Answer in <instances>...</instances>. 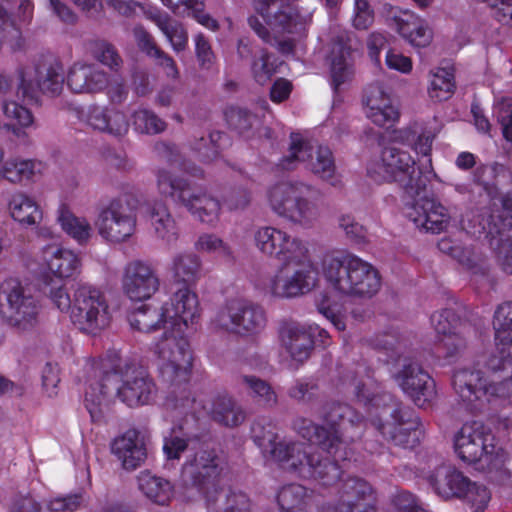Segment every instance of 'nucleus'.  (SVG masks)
Wrapping results in <instances>:
<instances>
[{
	"label": "nucleus",
	"mask_w": 512,
	"mask_h": 512,
	"mask_svg": "<svg viewBox=\"0 0 512 512\" xmlns=\"http://www.w3.org/2000/svg\"><path fill=\"white\" fill-rule=\"evenodd\" d=\"M254 242L261 253L282 263L265 287L274 298L293 299L308 294L318 286L319 275L329 289L342 296L372 297L380 289L378 270L352 253H326L319 269L310 261L308 242L282 229L259 227Z\"/></svg>",
	"instance_id": "nucleus-1"
},
{
	"label": "nucleus",
	"mask_w": 512,
	"mask_h": 512,
	"mask_svg": "<svg viewBox=\"0 0 512 512\" xmlns=\"http://www.w3.org/2000/svg\"><path fill=\"white\" fill-rule=\"evenodd\" d=\"M322 418V426L305 418L295 420L294 427L307 445L287 439L277 442L274 426L266 419L253 423L252 438L264 455L270 454L284 469L331 485L340 478L339 462L350 460L348 442L360 435L362 418L340 403L326 404Z\"/></svg>",
	"instance_id": "nucleus-2"
},
{
	"label": "nucleus",
	"mask_w": 512,
	"mask_h": 512,
	"mask_svg": "<svg viewBox=\"0 0 512 512\" xmlns=\"http://www.w3.org/2000/svg\"><path fill=\"white\" fill-rule=\"evenodd\" d=\"M401 146L393 141L392 133L390 144L368 161L367 176L378 184L397 183L414 199L406 203L405 216L420 230L440 233L450 223L449 211L441 202L424 194L428 183L432 180L442 183V178L434 171L431 158L416 168L415 159Z\"/></svg>",
	"instance_id": "nucleus-3"
},
{
	"label": "nucleus",
	"mask_w": 512,
	"mask_h": 512,
	"mask_svg": "<svg viewBox=\"0 0 512 512\" xmlns=\"http://www.w3.org/2000/svg\"><path fill=\"white\" fill-rule=\"evenodd\" d=\"M167 310L170 336L155 343L153 352L159 377L163 382L182 389L190 379L193 369V351L186 335V330L193 326L200 317L197 294L184 286L177 289L166 301L162 302Z\"/></svg>",
	"instance_id": "nucleus-4"
},
{
	"label": "nucleus",
	"mask_w": 512,
	"mask_h": 512,
	"mask_svg": "<svg viewBox=\"0 0 512 512\" xmlns=\"http://www.w3.org/2000/svg\"><path fill=\"white\" fill-rule=\"evenodd\" d=\"M86 367L94 377L103 376L101 382H91L85 391V406L94 422L103 416L112 377L120 378L116 394L129 407L149 405L157 397V387L148 373L128 359H122L116 350L109 351L105 358L87 360Z\"/></svg>",
	"instance_id": "nucleus-5"
},
{
	"label": "nucleus",
	"mask_w": 512,
	"mask_h": 512,
	"mask_svg": "<svg viewBox=\"0 0 512 512\" xmlns=\"http://www.w3.org/2000/svg\"><path fill=\"white\" fill-rule=\"evenodd\" d=\"M221 468L213 452L201 451L193 460L184 464L181 472V489L176 494L172 483L150 471L137 477L140 491L152 502L167 505L177 496L181 502L192 503L203 498L208 512H213L224 500L219 491Z\"/></svg>",
	"instance_id": "nucleus-6"
},
{
	"label": "nucleus",
	"mask_w": 512,
	"mask_h": 512,
	"mask_svg": "<svg viewBox=\"0 0 512 512\" xmlns=\"http://www.w3.org/2000/svg\"><path fill=\"white\" fill-rule=\"evenodd\" d=\"M503 215L494 220L487 212L468 215L463 220V232L459 238L444 237L438 242V249L455 259L464 269L477 273L481 271L483 255L476 239L484 235L490 246L496 251V257L502 270L512 274V240L504 238L505 227H512V201L502 199Z\"/></svg>",
	"instance_id": "nucleus-7"
},
{
	"label": "nucleus",
	"mask_w": 512,
	"mask_h": 512,
	"mask_svg": "<svg viewBox=\"0 0 512 512\" xmlns=\"http://www.w3.org/2000/svg\"><path fill=\"white\" fill-rule=\"evenodd\" d=\"M253 7L266 26L256 16L249 17V26L284 55L292 53L295 39L306 34L312 21L311 13L300 10L296 0H254Z\"/></svg>",
	"instance_id": "nucleus-8"
},
{
	"label": "nucleus",
	"mask_w": 512,
	"mask_h": 512,
	"mask_svg": "<svg viewBox=\"0 0 512 512\" xmlns=\"http://www.w3.org/2000/svg\"><path fill=\"white\" fill-rule=\"evenodd\" d=\"M457 458L476 469L495 473L501 480L512 475V459L497 440L492 428L481 421H467L452 435Z\"/></svg>",
	"instance_id": "nucleus-9"
},
{
	"label": "nucleus",
	"mask_w": 512,
	"mask_h": 512,
	"mask_svg": "<svg viewBox=\"0 0 512 512\" xmlns=\"http://www.w3.org/2000/svg\"><path fill=\"white\" fill-rule=\"evenodd\" d=\"M42 292L60 311L70 308V295L65 281L81 272L82 260L73 249L51 243L43 246L36 256Z\"/></svg>",
	"instance_id": "nucleus-10"
},
{
	"label": "nucleus",
	"mask_w": 512,
	"mask_h": 512,
	"mask_svg": "<svg viewBox=\"0 0 512 512\" xmlns=\"http://www.w3.org/2000/svg\"><path fill=\"white\" fill-rule=\"evenodd\" d=\"M478 365L469 364L453 371L452 388L459 400L470 408L498 400L512 405V376L498 383L489 382Z\"/></svg>",
	"instance_id": "nucleus-11"
},
{
	"label": "nucleus",
	"mask_w": 512,
	"mask_h": 512,
	"mask_svg": "<svg viewBox=\"0 0 512 512\" xmlns=\"http://www.w3.org/2000/svg\"><path fill=\"white\" fill-rule=\"evenodd\" d=\"M312 186L303 182L283 181L268 190V203L279 217L301 227H310L318 217V207L307 198Z\"/></svg>",
	"instance_id": "nucleus-12"
},
{
	"label": "nucleus",
	"mask_w": 512,
	"mask_h": 512,
	"mask_svg": "<svg viewBox=\"0 0 512 512\" xmlns=\"http://www.w3.org/2000/svg\"><path fill=\"white\" fill-rule=\"evenodd\" d=\"M157 188L161 195L169 196L182 203L201 222L212 224L217 221L221 206L206 192L196 191L185 179L174 178L166 169L157 172Z\"/></svg>",
	"instance_id": "nucleus-13"
},
{
	"label": "nucleus",
	"mask_w": 512,
	"mask_h": 512,
	"mask_svg": "<svg viewBox=\"0 0 512 512\" xmlns=\"http://www.w3.org/2000/svg\"><path fill=\"white\" fill-rule=\"evenodd\" d=\"M67 312L79 330L91 335L99 334L112 321V310L105 294L89 285L77 288Z\"/></svg>",
	"instance_id": "nucleus-14"
},
{
	"label": "nucleus",
	"mask_w": 512,
	"mask_h": 512,
	"mask_svg": "<svg viewBox=\"0 0 512 512\" xmlns=\"http://www.w3.org/2000/svg\"><path fill=\"white\" fill-rule=\"evenodd\" d=\"M165 405L168 409L175 410L177 415L190 413L197 419L209 415L214 421L227 427L238 426L245 419L242 407L237 405L227 394H219L207 403L202 394L193 398L188 396L169 397Z\"/></svg>",
	"instance_id": "nucleus-15"
},
{
	"label": "nucleus",
	"mask_w": 512,
	"mask_h": 512,
	"mask_svg": "<svg viewBox=\"0 0 512 512\" xmlns=\"http://www.w3.org/2000/svg\"><path fill=\"white\" fill-rule=\"evenodd\" d=\"M63 67L57 60L42 61L17 72V95L24 100L38 101L39 94L57 96L63 89Z\"/></svg>",
	"instance_id": "nucleus-16"
},
{
	"label": "nucleus",
	"mask_w": 512,
	"mask_h": 512,
	"mask_svg": "<svg viewBox=\"0 0 512 512\" xmlns=\"http://www.w3.org/2000/svg\"><path fill=\"white\" fill-rule=\"evenodd\" d=\"M290 139L289 154L283 157L279 163L282 169H294L298 164L305 163L306 167L321 179L332 185L338 183L334 157L328 147L319 146L313 152L312 144L301 134L292 133Z\"/></svg>",
	"instance_id": "nucleus-17"
},
{
	"label": "nucleus",
	"mask_w": 512,
	"mask_h": 512,
	"mask_svg": "<svg viewBox=\"0 0 512 512\" xmlns=\"http://www.w3.org/2000/svg\"><path fill=\"white\" fill-rule=\"evenodd\" d=\"M5 302H0V316L18 331L33 329L38 323L40 306L37 301L25 294L21 282L15 278L6 279L2 285Z\"/></svg>",
	"instance_id": "nucleus-18"
},
{
	"label": "nucleus",
	"mask_w": 512,
	"mask_h": 512,
	"mask_svg": "<svg viewBox=\"0 0 512 512\" xmlns=\"http://www.w3.org/2000/svg\"><path fill=\"white\" fill-rule=\"evenodd\" d=\"M214 324L217 328L239 335H251L261 331L266 324L264 310L243 297L228 300L217 313Z\"/></svg>",
	"instance_id": "nucleus-19"
},
{
	"label": "nucleus",
	"mask_w": 512,
	"mask_h": 512,
	"mask_svg": "<svg viewBox=\"0 0 512 512\" xmlns=\"http://www.w3.org/2000/svg\"><path fill=\"white\" fill-rule=\"evenodd\" d=\"M94 225L103 240L119 244L134 235L137 217L121 198H114L99 208Z\"/></svg>",
	"instance_id": "nucleus-20"
},
{
	"label": "nucleus",
	"mask_w": 512,
	"mask_h": 512,
	"mask_svg": "<svg viewBox=\"0 0 512 512\" xmlns=\"http://www.w3.org/2000/svg\"><path fill=\"white\" fill-rule=\"evenodd\" d=\"M279 337L291 360L296 363L307 360L314 345L325 347L330 343L328 332L315 323L286 321L281 325Z\"/></svg>",
	"instance_id": "nucleus-21"
},
{
	"label": "nucleus",
	"mask_w": 512,
	"mask_h": 512,
	"mask_svg": "<svg viewBox=\"0 0 512 512\" xmlns=\"http://www.w3.org/2000/svg\"><path fill=\"white\" fill-rule=\"evenodd\" d=\"M66 83L73 93H96L108 87L111 101L121 102L125 95L122 83L109 84L108 76L94 64L75 62L67 71Z\"/></svg>",
	"instance_id": "nucleus-22"
},
{
	"label": "nucleus",
	"mask_w": 512,
	"mask_h": 512,
	"mask_svg": "<svg viewBox=\"0 0 512 512\" xmlns=\"http://www.w3.org/2000/svg\"><path fill=\"white\" fill-rule=\"evenodd\" d=\"M393 377L402 391L418 407H426L435 400V381L415 360L404 358L401 369L395 372Z\"/></svg>",
	"instance_id": "nucleus-23"
},
{
	"label": "nucleus",
	"mask_w": 512,
	"mask_h": 512,
	"mask_svg": "<svg viewBox=\"0 0 512 512\" xmlns=\"http://www.w3.org/2000/svg\"><path fill=\"white\" fill-rule=\"evenodd\" d=\"M365 116L376 126L390 128L400 119V110L391 88L382 82L369 84L362 98Z\"/></svg>",
	"instance_id": "nucleus-24"
},
{
	"label": "nucleus",
	"mask_w": 512,
	"mask_h": 512,
	"mask_svg": "<svg viewBox=\"0 0 512 512\" xmlns=\"http://www.w3.org/2000/svg\"><path fill=\"white\" fill-rule=\"evenodd\" d=\"M392 422L382 423L380 417L373 420V425L384 438L404 448L416 446L423 435L419 418L408 408H396L391 412Z\"/></svg>",
	"instance_id": "nucleus-25"
},
{
	"label": "nucleus",
	"mask_w": 512,
	"mask_h": 512,
	"mask_svg": "<svg viewBox=\"0 0 512 512\" xmlns=\"http://www.w3.org/2000/svg\"><path fill=\"white\" fill-rule=\"evenodd\" d=\"M338 501L322 512H370L375 507V492L371 485L359 478H347L338 484Z\"/></svg>",
	"instance_id": "nucleus-26"
},
{
	"label": "nucleus",
	"mask_w": 512,
	"mask_h": 512,
	"mask_svg": "<svg viewBox=\"0 0 512 512\" xmlns=\"http://www.w3.org/2000/svg\"><path fill=\"white\" fill-rule=\"evenodd\" d=\"M159 278L152 266L143 260H133L126 264L122 289L132 301H144L151 298L159 289Z\"/></svg>",
	"instance_id": "nucleus-27"
},
{
	"label": "nucleus",
	"mask_w": 512,
	"mask_h": 512,
	"mask_svg": "<svg viewBox=\"0 0 512 512\" xmlns=\"http://www.w3.org/2000/svg\"><path fill=\"white\" fill-rule=\"evenodd\" d=\"M307 498V489L300 484L285 485L277 493L280 512H306ZM224 500L231 512L234 509L239 512H252L249 499L241 492H231L224 496Z\"/></svg>",
	"instance_id": "nucleus-28"
},
{
	"label": "nucleus",
	"mask_w": 512,
	"mask_h": 512,
	"mask_svg": "<svg viewBox=\"0 0 512 512\" xmlns=\"http://www.w3.org/2000/svg\"><path fill=\"white\" fill-rule=\"evenodd\" d=\"M430 321L435 332L444 336L437 352L443 353L444 364H449L466 346L465 339L457 332L459 318L452 309H442L433 313Z\"/></svg>",
	"instance_id": "nucleus-29"
},
{
	"label": "nucleus",
	"mask_w": 512,
	"mask_h": 512,
	"mask_svg": "<svg viewBox=\"0 0 512 512\" xmlns=\"http://www.w3.org/2000/svg\"><path fill=\"white\" fill-rule=\"evenodd\" d=\"M434 491L441 497L464 498L470 481L451 464H441L425 476Z\"/></svg>",
	"instance_id": "nucleus-30"
},
{
	"label": "nucleus",
	"mask_w": 512,
	"mask_h": 512,
	"mask_svg": "<svg viewBox=\"0 0 512 512\" xmlns=\"http://www.w3.org/2000/svg\"><path fill=\"white\" fill-rule=\"evenodd\" d=\"M87 124L102 133L113 137H123L129 130V122L126 115L115 108L90 106L86 115Z\"/></svg>",
	"instance_id": "nucleus-31"
},
{
	"label": "nucleus",
	"mask_w": 512,
	"mask_h": 512,
	"mask_svg": "<svg viewBox=\"0 0 512 512\" xmlns=\"http://www.w3.org/2000/svg\"><path fill=\"white\" fill-rule=\"evenodd\" d=\"M111 449L126 470L136 469L147 456L145 445L134 429L115 438Z\"/></svg>",
	"instance_id": "nucleus-32"
},
{
	"label": "nucleus",
	"mask_w": 512,
	"mask_h": 512,
	"mask_svg": "<svg viewBox=\"0 0 512 512\" xmlns=\"http://www.w3.org/2000/svg\"><path fill=\"white\" fill-rule=\"evenodd\" d=\"M167 310L164 309L162 302H152L144 304L135 309L129 315L130 326L140 332H151L158 329H163L161 339L170 336L168 319L166 317Z\"/></svg>",
	"instance_id": "nucleus-33"
},
{
	"label": "nucleus",
	"mask_w": 512,
	"mask_h": 512,
	"mask_svg": "<svg viewBox=\"0 0 512 512\" xmlns=\"http://www.w3.org/2000/svg\"><path fill=\"white\" fill-rule=\"evenodd\" d=\"M398 33L414 47H426L432 40V32L427 23L410 11H403L401 15L394 16Z\"/></svg>",
	"instance_id": "nucleus-34"
},
{
	"label": "nucleus",
	"mask_w": 512,
	"mask_h": 512,
	"mask_svg": "<svg viewBox=\"0 0 512 512\" xmlns=\"http://www.w3.org/2000/svg\"><path fill=\"white\" fill-rule=\"evenodd\" d=\"M57 222L78 245H86L92 238L93 229L88 219L75 215L66 203H61L57 209Z\"/></svg>",
	"instance_id": "nucleus-35"
},
{
	"label": "nucleus",
	"mask_w": 512,
	"mask_h": 512,
	"mask_svg": "<svg viewBox=\"0 0 512 512\" xmlns=\"http://www.w3.org/2000/svg\"><path fill=\"white\" fill-rule=\"evenodd\" d=\"M2 114L3 129L11 132L17 139L28 136L26 130L34 125L33 114L28 108L15 101L5 100L2 103Z\"/></svg>",
	"instance_id": "nucleus-36"
},
{
	"label": "nucleus",
	"mask_w": 512,
	"mask_h": 512,
	"mask_svg": "<svg viewBox=\"0 0 512 512\" xmlns=\"http://www.w3.org/2000/svg\"><path fill=\"white\" fill-rule=\"evenodd\" d=\"M145 215L159 239L167 244L176 241L178 236L177 227L164 203L154 202L153 204H147Z\"/></svg>",
	"instance_id": "nucleus-37"
},
{
	"label": "nucleus",
	"mask_w": 512,
	"mask_h": 512,
	"mask_svg": "<svg viewBox=\"0 0 512 512\" xmlns=\"http://www.w3.org/2000/svg\"><path fill=\"white\" fill-rule=\"evenodd\" d=\"M349 57L350 49L343 39H339L332 43L329 61L331 85L335 91H337L342 84L348 81L352 75Z\"/></svg>",
	"instance_id": "nucleus-38"
},
{
	"label": "nucleus",
	"mask_w": 512,
	"mask_h": 512,
	"mask_svg": "<svg viewBox=\"0 0 512 512\" xmlns=\"http://www.w3.org/2000/svg\"><path fill=\"white\" fill-rule=\"evenodd\" d=\"M147 19L151 20L161 30L175 52L185 50L188 34L183 25L162 13L159 9L147 10Z\"/></svg>",
	"instance_id": "nucleus-39"
},
{
	"label": "nucleus",
	"mask_w": 512,
	"mask_h": 512,
	"mask_svg": "<svg viewBox=\"0 0 512 512\" xmlns=\"http://www.w3.org/2000/svg\"><path fill=\"white\" fill-rule=\"evenodd\" d=\"M11 217L22 225L32 226L42 219V210L35 199L24 192L14 193L9 202Z\"/></svg>",
	"instance_id": "nucleus-40"
},
{
	"label": "nucleus",
	"mask_w": 512,
	"mask_h": 512,
	"mask_svg": "<svg viewBox=\"0 0 512 512\" xmlns=\"http://www.w3.org/2000/svg\"><path fill=\"white\" fill-rule=\"evenodd\" d=\"M434 136L422 131V128L414 123L408 127L393 131V141L403 147H412L413 150L424 157L430 158Z\"/></svg>",
	"instance_id": "nucleus-41"
},
{
	"label": "nucleus",
	"mask_w": 512,
	"mask_h": 512,
	"mask_svg": "<svg viewBox=\"0 0 512 512\" xmlns=\"http://www.w3.org/2000/svg\"><path fill=\"white\" fill-rule=\"evenodd\" d=\"M175 15L192 16L199 24L207 29L216 31L218 22L204 12L203 0H160Z\"/></svg>",
	"instance_id": "nucleus-42"
},
{
	"label": "nucleus",
	"mask_w": 512,
	"mask_h": 512,
	"mask_svg": "<svg viewBox=\"0 0 512 512\" xmlns=\"http://www.w3.org/2000/svg\"><path fill=\"white\" fill-rule=\"evenodd\" d=\"M43 169L44 164L41 161L13 158L4 163L0 171V177L11 183H20L31 179L36 174H40Z\"/></svg>",
	"instance_id": "nucleus-43"
},
{
	"label": "nucleus",
	"mask_w": 512,
	"mask_h": 512,
	"mask_svg": "<svg viewBox=\"0 0 512 512\" xmlns=\"http://www.w3.org/2000/svg\"><path fill=\"white\" fill-rule=\"evenodd\" d=\"M428 95L434 101H445L455 91L454 74L451 69L436 68L429 74Z\"/></svg>",
	"instance_id": "nucleus-44"
},
{
	"label": "nucleus",
	"mask_w": 512,
	"mask_h": 512,
	"mask_svg": "<svg viewBox=\"0 0 512 512\" xmlns=\"http://www.w3.org/2000/svg\"><path fill=\"white\" fill-rule=\"evenodd\" d=\"M170 269L177 281L191 283L200 276L201 260L194 253H179L173 257Z\"/></svg>",
	"instance_id": "nucleus-45"
},
{
	"label": "nucleus",
	"mask_w": 512,
	"mask_h": 512,
	"mask_svg": "<svg viewBox=\"0 0 512 512\" xmlns=\"http://www.w3.org/2000/svg\"><path fill=\"white\" fill-rule=\"evenodd\" d=\"M282 63L273 55L260 50L253 59L251 70L253 77L259 84H265L277 72Z\"/></svg>",
	"instance_id": "nucleus-46"
},
{
	"label": "nucleus",
	"mask_w": 512,
	"mask_h": 512,
	"mask_svg": "<svg viewBox=\"0 0 512 512\" xmlns=\"http://www.w3.org/2000/svg\"><path fill=\"white\" fill-rule=\"evenodd\" d=\"M134 130L142 134H157L164 131L166 124L153 111L140 108L132 114Z\"/></svg>",
	"instance_id": "nucleus-47"
},
{
	"label": "nucleus",
	"mask_w": 512,
	"mask_h": 512,
	"mask_svg": "<svg viewBox=\"0 0 512 512\" xmlns=\"http://www.w3.org/2000/svg\"><path fill=\"white\" fill-rule=\"evenodd\" d=\"M241 381L250 390L252 397L264 406L272 407L276 405L277 394L268 382L250 375H242Z\"/></svg>",
	"instance_id": "nucleus-48"
},
{
	"label": "nucleus",
	"mask_w": 512,
	"mask_h": 512,
	"mask_svg": "<svg viewBox=\"0 0 512 512\" xmlns=\"http://www.w3.org/2000/svg\"><path fill=\"white\" fill-rule=\"evenodd\" d=\"M224 115L228 125L241 134L250 128H257L261 123L258 114H252L240 107H229L225 110Z\"/></svg>",
	"instance_id": "nucleus-49"
},
{
	"label": "nucleus",
	"mask_w": 512,
	"mask_h": 512,
	"mask_svg": "<svg viewBox=\"0 0 512 512\" xmlns=\"http://www.w3.org/2000/svg\"><path fill=\"white\" fill-rule=\"evenodd\" d=\"M184 427L173 428L163 438V453L167 460H179L182 453L188 448L191 438L183 432Z\"/></svg>",
	"instance_id": "nucleus-50"
},
{
	"label": "nucleus",
	"mask_w": 512,
	"mask_h": 512,
	"mask_svg": "<svg viewBox=\"0 0 512 512\" xmlns=\"http://www.w3.org/2000/svg\"><path fill=\"white\" fill-rule=\"evenodd\" d=\"M493 113L502 127L504 138L512 142V96L497 97Z\"/></svg>",
	"instance_id": "nucleus-51"
},
{
	"label": "nucleus",
	"mask_w": 512,
	"mask_h": 512,
	"mask_svg": "<svg viewBox=\"0 0 512 512\" xmlns=\"http://www.w3.org/2000/svg\"><path fill=\"white\" fill-rule=\"evenodd\" d=\"M495 339L512 337V302L499 305L494 314Z\"/></svg>",
	"instance_id": "nucleus-52"
},
{
	"label": "nucleus",
	"mask_w": 512,
	"mask_h": 512,
	"mask_svg": "<svg viewBox=\"0 0 512 512\" xmlns=\"http://www.w3.org/2000/svg\"><path fill=\"white\" fill-rule=\"evenodd\" d=\"M91 53L95 59L112 70H117L121 64V58L116 49L106 41L97 40L93 42Z\"/></svg>",
	"instance_id": "nucleus-53"
},
{
	"label": "nucleus",
	"mask_w": 512,
	"mask_h": 512,
	"mask_svg": "<svg viewBox=\"0 0 512 512\" xmlns=\"http://www.w3.org/2000/svg\"><path fill=\"white\" fill-rule=\"evenodd\" d=\"M196 248L199 251L216 255L222 259H230L232 252L229 246L219 237L212 234L201 235L196 242Z\"/></svg>",
	"instance_id": "nucleus-54"
},
{
	"label": "nucleus",
	"mask_w": 512,
	"mask_h": 512,
	"mask_svg": "<svg viewBox=\"0 0 512 512\" xmlns=\"http://www.w3.org/2000/svg\"><path fill=\"white\" fill-rule=\"evenodd\" d=\"M317 308L319 313L326 317L336 329H345L341 309L336 302L331 301L326 295H322L321 298L317 300Z\"/></svg>",
	"instance_id": "nucleus-55"
},
{
	"label": "nucleus",
	"mask_w": 512,
	"mask_h": 512,
	"mask_svg": "<svg viewBox=\"0 0 512 512\" xmlns=\"http://www.w3.org/2000/svg\"><path fill=\"white\" fill-rule=\"evenodd\" d=\"M353 26L359 30L369 28L374 22V11L368 0H354Z\"/></svg>",
	"instance_id": "nucleus-56"
},
{
	"label": "nucleus",
	"mask_w": 512,
	"mask_h": 512,
	"mask_svg": "<svg viewBox=\"0 0 512 512\" xmlns=\"http://www.w3.org/2000/svg\"><path fill=\"white\" fill-rule=\"evenodd\" d=\"M490 498L491 494L485 486L471 482L464 495V499L471 504L474 512H481L488 505Z\"/></svg>",
	"instance_id": "nucleus-57"
},
{
	"label": "nucleus",
	"mask_w": 512,
	"mask_h": 512,
	"mask_svg": "<svg viewBox=\"0 0 512 512\" xmlns=\"http://www.w3.org/2000/svg\"><path fill=\"white\" fill-rule=\"evenodd\" d=\"M108 5L111 6L119 14L126 17L135 16L141 13L147 18V10L158 9L157 7L150 4H141L135 1L125 0H108Z\"/></svg>",
	"instance_id": "nucleus-58"
},
{
	"label": "nucleus",
	"mask_w": 512,
	"mask_h": 512,
	"mask_svg": "<svg viewBox=\"0 0 512 512\" xmlns=\"http://www.w3.org/2000/svg\"><path fill=\"white\" fill-rule=\"evenodd\" d=\"M195 52L199 65L202 69L209 70L214 64L215 56L209 42L202 34H198L194 38Z\"/></svg>",
	"instance_id": "nucleus-59"
},
{
	"label": "nucleus",
	"mask_w": 512,
	"mask_h": 512,
	"mask_svg": "<svg viewBox=\"0 0 512 512\" xmlns=\"http://www.w3.org/2000/svg\"><path fill=\"white\" fill-rule=\"evenodd\" d=\"M385 63L390 70H395L402 74H409L413 69L411 58L393 49L387 51Z\"/></svg>",
	"instance_id": "nucleus-60"
},
{
	"label": "nucleus",
	"mask_w": 512,
	"mask_h": 512,
	"mask_svg": "<svg viewBox=\"0 0 512 512\" xmlns=\"http://www.w3.org/2000/svg\"><path fill=\"white\" fill-rule=\"evenodd\" d=\"M316 389L317 386L312 379H301L288 390V395L297 401H310Z\"/></svg>",
	"instance_id": "nucleus-61"
},
{
	"label": "nucleus",
	"mask_w": 512,
	"mask_h": 512,
	"mask_svg": "<svg viewBox=\"0 0 512 512\" xmlns=\"http://www.w3.org/2000/svg\"><path fill=\"white\" fill-rule=\"evenodd\" d=\"M59 381L57 365L47 363L42 371V385L48 397L57 395Z\"/></svg>",
	"instance_id": "nucleus-62"
},
{
	"label": "nucleus",
	"mask_w": 512,
	"mask_h": 512,
	"mask_svg": "<svg viewBox=\"0 0 512 512\" xmlns=\"http://www.w3.org/2000/svg\"><path fill=\"white\" fill-rule=\"evenodd\" d=\"M134 36L139 48L145 52L149 57L156 58L161 53L152 36L142 27L136 26L134 28Z\"/></svg>",
	"instance_id": "nucleus-63"
},
{
	"label": "nucleus",
	"mask_w": 512,
	"mask_h": 512,
	"mask_svg": "<svg viewBox=\"0 0 512 512\" xmlns=\"http://www.w3.org/2000/svg\"><path fill=\"white\" fill-rule=\"evenodd\" d=\"M393 502L398 512H427L409 492H399Z\"/></svg>",
	"instance_id": "nucleus-64"
}]
</instances>
